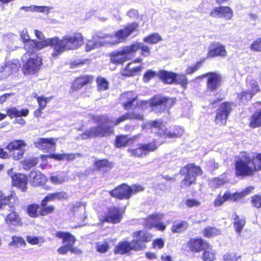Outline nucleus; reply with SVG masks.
Wrapping results in <instances>:
<instances>
[{
	"instance_id": "obj_11",
	"label": "nucleus",
	"mask_w": 261,
	"mask_h": 261,
	"mask_svg": "<svg viewBox=\"0 0 261 261\" xmlns=\"http://www.w3.org/2000/svg\"><path fill=\"white\" fill-rule=\"evenodd\" d=\"M138 27L139 25L137 22H133L125 25L122 29L117 30L114 34L108 35L106 36L110 37L111 39L114 37L116 38L115 40L110 42L111 44L123 43L127 40V38L132 34L137 31Z\"/></svg>"
},
{
	"instance_id": "obj_20",
	"label": "nucleus",
	"mask_w": 261,
	"mask_h": 261,
	"mask_svg": "<svg viewBox=\"0 0 261 261\" xmlns=\"http://www.w3.org/2000/svg\"><path fill=\"white\" fill-rule=\"evenodd\" d=\"M18 202V198L14 190L11 189L8 195L3 190H0V211L7 205L11 208H14Z\"/></svg>"
},
{
	"instance_id": "obj_37",
	"label": "nucleus",
	"mask_w": 261,
	"mask_h": 261,
	"mask_svg": "<svg viewBox=\"0 0 261 261\" xmlns=\"http://www.w3.org/2000/svg\"><path fill=\"white\" fill-rule=\"evenodd\" d=\"M233 215V225L234 227V230L238 234H240L246 224V218L244 216L240 217L236 213Z\"/></svg>"
},
{
	"instance_id": "obj_57",
	"label": "nucleus",
	"mask_w": 261,
	"mask_h": 261,
	"mask_svg": "<svg viewBox=\"0 0 261 261\" xmlns=\"http://www.w3.org/2000/svg\"><path fill=\"white\" fill-rule=\"evenodd\" d=\"M250 49L256 52H261V37L257 38L252 43Z\"/></svg>"
},
{
	"instance_id": "obj_18",
	"label": "nucleus",
	"mask_w": 261,
	"mask_h": 261,
	"mask_svg": "<svg viewBox=\"0 0 261 261\" xmlns=\"http://www.w3.org/2000/svg\"><path fill=\"white\" fill-rule=\"evenodd\" d=\"M26 146L23 140H14L9 142L6 148L9 150L10 156H12L14 160H18L22 158L24 150L22 149Z\"/></svg>"
},
{
	"instance_id": "obj_54",
	"label": "nucleus",
	"mask_w": 261,
	"mask_h": 261,
	"mask_svg": "<svg viewBox=\"0 0 261 261\" xmlns=\"http://www.w3.org/2000/svg\"><path fill=\"white\" fill-rule=\"evenodd\" d=\"M250 202L253 207L256 208H261V195L255 194L251 197Z\"/></svg>"
},
{
	"instance_id": "obj_6",
	"label": "nucleus",
	"mask_w": 261,
	"mask_h": 261,
	"mask_svg": "<svg viewBox=\"0 0 261 261\" xmlns=\"http://www.w3.org/2000/svg\"><path fill=\"white\" fill-rule=\"evenodd\" d=\"M179 173L184 176L180 187L184 189L195 185L197 176L203 174V170L200 166L196 165L194 163H188L180 168Z\"/></svg>"
},
{
	"instance_id": "obj_13",
	"label": "nucleus",
	"mask_w": 261,
	"mask_h": 261,
	"mask_svg": "<svg viewBox=\"0 0 261 261\" xmlns=\"http://www.w3.org/2000/svg\"><path fill=\"white\" fill-rule=\"evenodd\" d=\"M124 211L117 206L110 207L104 216L99 218V225H103L105 223L113 224L120 223L122 218Z\"/></svg>"
},
{
	"instance_id": "obj_60",
	"label": "nucleus",
	"mask_w": 261,
	"mask_h": 261,
	"mask_svg": "<svg viewBox=\"0 0 261 261\" xmlns=\"http://www.w3.org/2000/svg\"><path fill=\"white\" fill-rule=\"evenodd\" d=\"M165 245V242L163 239L157 238L154 239L152 243V247L155 249H162Z\"/></svg>"
},
{
	"instance_id": "obj_48",
	"label": "nucleus",
	"mask_w": 261,
	"mask_h": 261,
	"mask_svg": "<svg viewBox=\"0 0 261 261\" xmlns=\"http://www.w3.org/2000/svg\"><path fill=\"white\" fill-rule=\"evenodd\" d=\"M38 163V158L34 157L23 160L22 162V165L24 169L29 170L31 168L35 167Z\"/></svg>"
},
{
	"instance_id": "obj_33",
	"label": "nucleus",
	"mask_w": 261,
	"mask_h": 261,
	"mask_svg": "<svg viewBox=\"0 0 261 261\" xmlns=\"http://www.w3.org/2000/svg\"><path fill=\"white\" fill-rule=\"evenodd\" d=\"M132 56L139 50L140 49L141 55L144 57L149 56L150 54L149 47L140 42H135L128 45Z\"/></svg>"
},
{
	"instance_id": "obj_41",
	"label": "nucleus",
	"mask_w": 261,
	"mask_h": 261,
	"mask_svg": "<svg viewBox=\"0 0 261 261\" xmlns=\"http://www.w3.org/2000/svg\"><path fill=\"white\" fill-rule=\"evenodd\" d=\"M95 82L98 91H104L109 89V83L105 77L98 76L96 78Z\"/></svg>"
},
{
	"instance_id": "obj_3",
	"label": "nucleus",
	"mask_w": 261,
	"mask_h": 261,
	"mask_svg": "<svg viewBox=\"0 0 261 261\" xmlns=\"http://www.w3.org/2000/svg\"><path fill=\"white\" fill-rule=\"evenodd\" d=\"M68 195L65 191H59L48 193L41 200L40 204L32 203L27 206V212L32 218H37L39 216H46L54 214L56 212L55 205L48 203L55 200H64L67 199Z\"/></svg>"
},
{
	"instance_id": "obj_45",
	"label": "nucleus",
	"mask_w": 261,
	"mask_h": 261,
	"mask_svg": "<svg viewBox=\"0 0 261 261\" xmlns=\"http://www.w3.org/2000/svg\"><path fill=\"white\" fill-rule=\"evenodd\" d=\"M162 40V38L157 33L150 34L143 38L144 42L150 44H154L158 43Z\"/></svg>"
},
{
	"instance_id": "obj_17",
	"label": "nucleus",
	"mask_w": 261,
	"mask_h": 261,
	"mask_svg": "<svg viewBox=\"0 0 261 261\" xmlns=\"http://www.w3.org/2000/svg\"><path fill=\"white\" fill-rule=\"evenodd\" d=\"M109 56L110 62L115 65H122L133 57L128 45L123 46L121 50L112 51Z\"/></svg>"
},
{
	"instance_id": "obj_19",
	"label": "nucleus",
	"mask_w": 261,
	"mask_h": 261,
	"mask_svg": "<svg viewBox=\"0 0 261 261\" xmlns=\"http://www.w3.org/2000/svg\"><path fill=\"white\" fill-rule=\"evenodd\" d=\"M227 56V51L223 44L218 42H212L208 48L205 59L216 57L224 58Z\"/></svg>"
},
{
	"instance_id": "obj_46",
	"label": "nucleus",
	"mask_w": 261,
	"mask_h": 261,
	"mask_svg": "<svg viewBox=\"0 0 261 261\" xmlns=\"http://www.w3.org/2000/svg\"><path fill=\"white\" fill-rule=\"evenodd\" d=\"M100 45V43L97 41V37H93L91 39L87 40L85 49L86 51L88 52Z\"/></svg>"
},
{
	"instance_id": "obj_43",
	"label": "nucleus",
	"mask_w": 261,
	"mask_h": 261,
	"mask_svg": "<svg viewBox=\"0 0 261 261\" xmlns=\"http://www.w3.org/2000/svg\"><path fill=\"white\" fill-rule=\"evenodd\" d=\"M221 17L226 20H230L233 16V12L232 9L226 6H220Z\"/></svg>"
},
{
	"instance_id": "obj_64",
	"label": "nucleus",
	"mask_w": 261,
	"mask_h": 261,
	"mask_svg": "<svg viewBox=\"0 0 261 261\" xmlns=\"http://www.w3.org/2000/svg\"><path fill=\"white\" fill-rule=\"evenodd\" d=\"M209 15L213 18H221V10L220 6L214 7L209 13Z\"/></svg>"
},
{
	"instance_id": "obj_58",
	"label": "nucleus",
	"mask_w": 261,
	"mask_h": 261,
	"mask_svg": "<svg viewBox=\"0 0 261 261\" xmlns=\"http://www.w3.org/2000/svg\"><path fill=\"white\" fill-rule=\"evenodd\" d=\"M185 204L188 207H198L200 205V202L194 198H188L185 200Z\"/></svg>"
},
{
	"instance_id": "obj_47",
	"label": "nucleus",
	"mask_w": 261,
	"mask_h": 261,
	"mask_svg": "<svg viewBox=\"0 0 261 261\" xmlns=\"http://www.w3.org/2000/svg\"><path fill=\"white\" fill-rule=\"evenodd\" d=\"M201 252H202V259L203 261H214L215 260V254L212 251V247L204 249Z\"/></svg>"
},
{
	"instance_id": "obj_12",
	"label": "nucleus",
	"mask_w": 261,
	"mask_h": 261,
	"mask_svg": "<svg viewBox=\"0 0 261 261\" xmlns=\"http://www.w3.org/2000/svg\"><path fill=\"white\" fill-rule=\"evenodd\" d=\"M159 145L156 140L147 143H140L136 148H128L127 151L132 156L142 158L148 155L150 152H155L158 149Z\"/></svg>"
},
{
	"instance_id": "obj_8",
	"label": "nucleus",
	"mask_w": 261,
	"mask_h": 261,
	"mask_svg": "<svg viewBox=\"0 0 261 261\" xmlns=\"http://www.w3.org/2000/svg\"><path fill=\"white\" fill-rule=\"evenodd\" d=\"M150 127L157 129L156 135L160 137H164L167 139H177L180 138L184 133V129L179 125H174L169 132L164 128V124L162 120H153L149 122Z\"/></svg>"
},
{
	"instance_id": "obj_52",
	"label": "nucleus",
	"mask_w": 261,
	"mask_h": 261,
	"mask_svg": "<svg viewBox=\"0 0 261 261\" xmlns=\"http://www.w3.org/2000/svg\"><path fill=\"white\" fill-rule=\"evenodd\" d=\"M95 247L96 251L100 253H105L110 249L109 243L107 241L96 243Z\"/></svg>"
},
{
	"instance_id": "obj_40",
	"label": "nucleus",
	"mask_w": 261,
	"mask_h": 261,
	"mask_svg": "<svg viewBox=\"0 0 261 261\" xmlns=\"http://www.w3.org/2000/svg\"><path fill=\"white\" fill-rule=\"evenodd\" d=\"M254 95L249 90H243L238 93L237 98L238 101L242 103H247L250 101Z\"/></svg>"
},
{
	"instance_id": "obj_27",
	"label": "nucleus",
	"mask_w": 261,
	"mask_h": 261,
	"mask_svg": "<svg viewBox=\"0 0 261 261\" xmlns=\"http://www.w3.org/2000/svg\"><path fill=\"white\" fill-rule=\"evenodd\" d=\"M5 223L9 227H20L23 225L22 218L15 211H11L5 218Z\"/></svg>"
},
{
	"instance_id": "obj_31",
	"label": "nucleus",
	"mask_w": 261,
	"mask_h": 261,
	"mask_svg": "<svg viewBox=\"0 0 261 261\" xmlns=\"http://www.w3.org/2000/svg\"><path fill=\"white\" fill-rule=\"evenodd\" d=\"M55 144L56 141L53 138H40L34 142V145L36 148L43 151L55 147Z\"/></svg>"
},
{
	"instance_id": "obj_38",
	"label": "nucleus",
	"mask_w": 261,
	"mask_h": 261,
	"mask_svg": "<svg viewBox=\"0 0 261 261\" xmlns=\"http://www.w3.org/2000/svg\"><path fill=\"white\" fill-rule=\"evenodd\" d=\"M188 227V223L186 221H175L171 226V230L173 233H181Z\"/></svg>"
},
{
	"instance_id": "obj_50",
	"label": "nucleus",
	"mask_w": 261,
	"mask_h": 261,
	"mask_svg": "<svg viewBox=\"0 0 261 261\" xmlns=\"http://www.w3.org/2000/svg\"><path fill=\"white\" fill-rule=\"evenodd\" d=\"M228 198L229 196L227 195V192H225L223 196L218 194L213 202L214 206H222L225 201L229 200Z\"/></svg>"
},
{
	"instance_id": "obj_44",
	"label": "nucleus",
	"mask_w": 261,
	"mask_h": 261,
	"mask_svg": "<svg viewBox=\"0 0 261 261\" xmlns=\"http://www.w3.org/2000/svg\"><path fill=\"white\" fill-rule=\"evenodd\" d=\"M204 58L200 59L199 61H197L193 66H189L186 69V73L187 74H192L199 70L202 65V64L205 61Z\"/></svg>"
},
{
	"instance_id": "obj_2",
	"label": "nucleus",
	"mask_w": 261,
	"mask_h": 261,
	"mask_svg": "<svg viewBox=\"0 0 261 261\" xmlns=\"http://www.w3.org/2000/svg\"><path fill=\"white\" fill-rule=\"evenodd\" d=\"M240 155L234 164L236 177L253 176L255 172L261 171V152L255 153L252 158L246 151H241Z\"/></svg>"
},
{
	"instance_id": "obj_9",
	"label": "nucleus",
	"mask_w": 261,
	"mask_h": 261,
	"mask_svg": "<svg viewBox=\"0 0 261 261\" xmlns=\"http://www.w3.org/2000/svg\"><path fill=\"white\" fill-rule=\"evenodd\" d=\"M56 237L62 240L64 245L60 246L57 250L58 252L60 254H65L68 251L72 253L80 254L81 250L76 247H74L76 240L75 237L71 233L68 231H59L56 233Z\"/></svg>"
},
{
	"instance_id": "obj_42",
	"label": "nucleus",
	"mask_w": 261,
	"mask_h": 261,
	"mask_svg": "<svg viewBox=\"0 0 261 261\" xmlns=\"http://www.w3.org/2000/svg\"><path fill=\"white\" fill-rule=\"evenodd\" d=\"M33 97L36 99L38 107L43 109L46 108L47 103L53 98V96L45 97L43 96H38L36 93L33 94Z\"/></svg>"
},
{
	"instance_id": "obj_10",
	"label": "nucleus",
	"mask_w": 261,
	"mask_h": 261,
	"mask_svg": "<svg viewBox=\"0 0 261 261\" xmlns=\"http://www.w3.org/2000/svg\"><path fill=\"white\" fill-rule=\"evenodd\" d=\"M114 131L113 127L110 125L100 124L86 130L80 135V136L83 140L96 137L102 138L110 136L114 133Z\"/></svg>"
},
{
	"instance_id": "obj_59",
	"label": "nucleus",
	"mask_w": 261,
	"mask_h": 261,
	"mask_svg": "<svg viewBox=\"0 0 261 261\" xmlns=\"http://www.w3.org/2000/svg\"><path fill=\"white\" fill-rule=\"evenodd\" d=\"M249 85L251 90L249 91H250L254 95L260 91V88L257 81L254 80H251L249 82Z\"/></svg>"
},
{
	"instance_id": "obj_4",
	"label": "nucleus",
	"mask_w": 261,
	"mask_h": 261,
	"mask_svg": "<svg viewBox=\"0 0 261 261\" xmlns=\"http://www.w3.org/2000/svg\"><path fill=\"white\" fill-rule=\"evenodd\" d=\"M132 237L135 239L131 242L126 240L119 242L115 246L114 253L115 254L123 255L129 253L132 251L143 250L146 248V243L150 242L152 238L151 233L142 230L134 231Z\"/></svg>"
},
{
	"instance_id": "obj_28",
	"label": "nucleus",
	"mask_w": 261,
	"mask_h": 261,
	"mask_svg": "<svg viewBox=\"0 0 261 261\" xmlns=\"http://www.w3.org/2000/svg\"><path fill=\"white\" fill-rule=\"evenodd\" d=\"M137 138L136 136L129 137L127 135H119L116 137L114 144L116 148H124L133 145Z\"/></svg>"
},
{
	"instance_id": "obj_55",
	"label": "nucleus",
	"mask_w": 261,
	"mask_h": 261,
	"mask_svg": "<svg viewBox=\"0 0 261 261\" xmlns=\"http://www.w3.org/2000/svg\"><path fill=\"white\" fill-rule=\"evenodd\" d=\"M20 38L23 43H24V48L27 49V47L29 46L31 44V41L33 39H30V36L27 30H23L20 34Z\"/></svg>"
},
{
	"instance_id": "obj_26",
	"label": "nucleus",
	"mask_w": 261,
	"mask_h": 261,
	"mask_svg": "<svg viewBox=\"0 0 261 261\" xmlns=\"http://www.w3.org/2000/svg\"><path fill=\"white\" fill-rule=\"evenodd\" d=\"M29 177L31 186L34 187L41 186L47 181L46 176L37 170H32L29 173Z\"/></svg>"
},
{
	"instance_id": "obj_51",
	"label": "nucleus",
	"mask_w": 261,
	"mask_h": 261,
	"mask_svg": "<svg viewBox=\"0 0 261 261\" xmlns=\"http://www.w3.org/2000/svg\"><path fill=\"white\" fill-rule=\"evenodd\" d=\"M188 83V80L185 74H182L178 75L176 73L174 84L180 85L182 88L186 89Z\"/></svg>"
},
{
	"instance_id": "obj_25",
	"label": "nucleus",
	"mask_w": 261,
	"mask_h": 261,
	"mask_svg": "<svg viewBox=\"0 0 261 261\" xmlns=\"http://www.w3.org/2000/svg\"><path fill=\"white\" fill-rule=\"evenodd\" d=\"M137 98V94L133 91L123 92L121 94L119 97L120 100L122 102L121 106L125 110L130 109Z\"/></svg>"
},
{
	"instance_id": "obj_36",
	"label": "nucleus",
	"mask_w": 261,
	"mask_h": 261,
	"mask_svg": "<svg viewBox=\"0 0 261 261\" xmlns=\"http://www.w3.org/2000/svg\"><path fill=\"white\" fill-rule=\"evenodd\" d=\"M248 125L252 128L261 127V109L254 112L250 115Z\"/></svg>"
},
{
	"instance_id": "obj_1",
	"label": "nucleus",
	"mask_w": 261,
	"mask_h": 261,
	"mask_svg": "<svg viewBox=\"0 0 261 261\" xmlns=\"http://www.w3.org/2000/svg\"><path fill=\"white\" fill-rule=\"evenodd\" d=\"M84 42V38L81 33H75L72 35H66L60 39L58 37L43 39L41 41L33 40L27 50H41L50 46L53 48L51 56L57 58L66 50H74L81 47Z\"/></svg>"
},
{
	"instance_id": "obj_30",
	"label": "nucleus",
	"mask_w": 261,
	"mask_h": 261,
	"mask_svg": "<svg viewBox=\"0 0 261 261\" xmlns=\"http://www.w3.org/2000/svg\"><path fill=\"white\" fill-rule=\"evenodd\" d=\"M138 120L142 121L144 119L143 115L140 113H135L134 112L125 113L113 121V124L117 126L127 120Z\"/></svg>"
},
{
	"instance_id": "obj_63",
	"label": "nucleus",
	"mask_w": 261,
	"mask_h": 261,
	"mask_svg": "<svg viewBox=\"0 0 261 261\" xmlns=\"http://www.w3.org/2000/svg\"><path fill=\"white\" fill-rule=\"evenodd\" d=\"M89 61L88 59H80L73 61L70 63V67L71 68H77L79 66L84 65V64L88 63Z\"/></svg>"
},
{
	"instance_id": "obj_21",
	"label": "nucleus",
	"mask_w": 261,
	"mask_h": 261,
	"mask_svg": "<svg viewBox=\"0 0 261 261\" xmlns=\"http://www.w3.org/2000/svg\"><path fill=\"white\" fill-rule=\"evenodd\" d=\"M94 80V77L91 74H81L75 77L72 81L70 90L72 92L77 91L81 90L83 87L91 85Z\"/></svg>"
},
{
	"instance_id": "obj_62",
	"label": "nucleus",
	"mask_w": 261,
	"mask_h": 261,
	"mask_svg": "<svg viewBox=\"0 0 261 261\" xmlns=\"http://www.w3.org/2000/svg\"><path fill=\"white\" fill-rule=\"evenodd\" d=\"M89 120L94 123H100L105 121V117L103 115H90Z\"/></svg>"
},
{
	"instance_id": "obj_32",
	"label": "nucleus",
	"mask_w": 261,
	"mask_h": 261,
	"mask_svg": "<svg viewBox=\"0 0 261 261\" xmlns=\"http://www.w3.org/2000/svg\"><path fill=\"white\" fill-rule=\"evenodd\" d=\"M176 73L161 69L158 71V77L165 84L172 85L174 84Z\"/></svg>"
},
{
	"instance_id": "obj_56",
	"label": "nucleus",
	"mask_w": 261,
	"mask_h": 261,
	"mask_svg": "<svg viewBox=\"0 0 261 261\" xmlns=\"http://www.w3.org/2000/svg\"><path fill=\"white\" fill-rule=\"evenodd\" d=\"M227 195L229 196L228 200L233 202L238 201L244 197V195L242 192H236L232 194L227 192Z\"/></svg>"
},
{
	"instance_id": "obj_22",
	"label": "nucleus",
	"mask_w": 261,
	"mask_h": 261,
	"mask_svg": "<svg viewBox=\"0 0 261 261\" xmlns=\"http://www.w3.org/2000/svg\"><path fill=\"white\" fill-rule=\"evenodd\" d=\"M13 169H11L8 171V173L11 178V185L20 189L22 192H25L28 188V176L24 174L19 173H14L10 175V172Z\"/></svg>"
},
{
	"instance_id": "obj_15",
	"label": "nucleus",
	"mask_w": 261,
	"mask_h": 261,
	"mask_svg": "<svg viewBox=\"0 0 261 261\" xmlns=\"http://www.w3.org/2000/svg\"><path fill=\"white\" fill-rule=\"evenodd\" d=\"M42 65V57L35 55L23 62L21 71L25 75L34 74L39 71Z\"/></svg>"
},
{
	"instance_id": "obj_23",
	"label": "nucleus",
	"mask_w": 261,
	"mask_h": 261,
	"mask_svg": "<svg viewBox=\"0 0 261 261\" xmlns=\"http://www.w3.org/2000/svg\"><path fill=\"white\" fill-rule=\"evenodd\" d=\"M162 217V215L156 213L148 215L145 219L144 226L150 229L155 227L159 231H164L166 228V225L163 222L155 223L152 222L153 221H160Z\"/></svg>"
},
{
	"instance_id": "obj_16",
	"label": "nucleus",
	"mask_w": 261,
	"mask_h": 261,
	"mask_svg": "<svg viewBox=\"0 0 261 261\" xmlns=\"http://www.w3.org/2000/svg\"><path fill=\"white\" fill-rule=\"evenodd\" d=\"M185 247L188 252L195 254L201 252L204 249L211 248L212 245L201 237H194L188 240Z\"/></svg>"
},
{
	"instance_id": "obj_5",
	"label": "nucleus",
	"mask_w": 261,
	"mask_h": 261,
	"mask_svg": "<svg viewBox=\"0 0 261 261\" xmlns=\"http://www.w3.org/2000/svg\"><path fill=\"white\" fill-rule=\"evenodd\" d=\"M175 97L163 96L161 94H155L151 97L148 101H141L140 106L142 107H146L148 105L152 110L157 113H162L169 110L176 103Z\"/></svg>"
},
{
	"instance_id": "obj_39",
	"label": "nucleus",
	"mask_w": 261,
	"mask_h": 261,
	"mask_svg": "<svg viewBox=\"0 0 261 261\" xmlns=\"http://www.w3.org/2000/svg\"><path fill=\"white\" fill-rule=\"evenodd\" d=\"M221 232L220 229L212 226L205 227L203 231L202 234L203 237L206 238H212L217 236L220 235Z\"/></svg>"
},
{
	"instance_id": "obj_14",
	"label": "nucleus",
	"mask_w": 261,
	"mask_h": 261,
	"mask_svg": "<svg viewBox=\"0 0 261 261\" xmlns=\"http://www.w3.org/2000/svg\"><path fill=\"white\" fill-rule=\"evenodd\" d=\"M233 102L226 101L222 102L216 111L214 121L216 124L225 125L228 117L232 110Z\"/></svg>"
},
{
	"instance_id": "obj_29",
	"label": "nucleus",
	"mask_w": 261,
	"mask_h": 261,
	"mask_svg": "<svg viewBox=\"0 0 261 261\" xmlns=\"http://www.w3.org/2000/svg\"><path fill=\"white\" fill-rule=\"evenodd\" d=\"M93 166L95 171L106 173L113 168L114 163L107 159H102L95 160Z\"/></svg>"
},
{
	"instance_id": "obj_34",
	"label": "nucleus",
	"mask_w": 261,
	"mask_h": 261,
	"mask_svg": "<svg viewBox=\"0 0 261 261\" xmlns=\"http://www.w3.org/2000/svg\"><path fill=\"white\" fill-rule=\"evenodd\" d=\"M132 62L127 64L121 69L120 74L124 77L134 76L138 74L142 70V67L140 66L130 67Z\"/></svg>"
},
{
	"instance_id": "obj_7",
	"label": "nucleus",
	"mask_w": 261,
	"mask_h": 261,
	"mask_svg": "<svg viewBox=\"0 0 261 261\" xmlns=\"http://www.w3.org/2000/svg\"><path fill=\"white\" fill-rule=\"evenodd\" d=\"M145 188L139 184L129 186L125 183L118 185L114 189L109 191L110 195L118 200H128L133 195L144 191Z\"/></svg>"
},
{
	"instance_id": "obj_24",
	"label": "nucleus",
	"mask_w": 261,
	"mask_h": 261,
	"mask_svg": "<svg viewBox=\"0 0 261 261\" xmlns=\"http://www.w3.org/2000/svg\"><path fill=\"white\" fill-rule=\"evenodd\" d=\"M222 83V77L220 73L210 72L206 83L207 90L211 92L215 91L220 87Z\"/></svg>"
},
{
	"instance_id": "obj_35",
	"label": "nucleus",
	"mask_w": 261,
	"mask_h": 261,
	"mask_svg": "<svg viewBox=\"0 0 261 261\" xmlns=\"http://www.w3.org/2000/svg\"><path fill=\"white\" fill-rule=\"evenodd\" d=\"M29 114V110L28 109L25 108L22 109L21 110H18L16 107H11L6 109V115L11 119H12L22 116L26 117Z\"/></svg>"
},
{
	"instance_id": "obj_53",
	"label": "nucleus",
	"mask_w": 261,
	"mask_h": 261,
	"mask_svg": "<svg viewBox=\"0 0 261 261\" xmlns=\"http://www.w3.org/2000/svg\"><path fill=\"white\" fill-rule=\"evenodd\" d=\"M156 76L158 77V72H156L151 69L147 70L143 75V81L145 83H148Z\"/></svg>"
},
{
	"instance_id": "obj_61",
	"label": "nucleus",
	"mask_w": 261,
	"mask_h": 261,
	"mask_svg": "<svg viewBox=\"0 0 261 261\" xmlns=\"http://www.w3.org/2000/svg\"><path fill=\"white\" fill-rule=\"evenodd\" d=\"M27 241L31 245H37L41 240V242H43L44 240L42 237L39 238L35 236H27L26 237Z\"/></svg>"
},
{
	"instance_id": "obj_49",
	"label": "nucleus",
	"mask_w": 261,
	"mask_h": 261,
	"mask_svg": "<svg viewBox=\"0 0 261 261\" xmlns=\"http://www.w3.org/2000/svg\"><path fill=\"white\" fill-rule=\"evenodd\" d=\"M9 246L19 247L20 246H25L27 244L23 238L19 236H12V241L9 243Z\"/></svg>"
}]
</instances>
